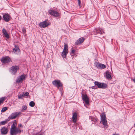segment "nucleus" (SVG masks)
Returning a JSON list of instances; mask_svg holds the SVG:
<instances>
[{"mask_svg":"<svg viewBox=\"0 0 135 135\" xmlns=\"http://www.w3.org/2000/svg\"><path fill=\"white\" fill-rule=\"evenodd\" d=\"M21 130L18 128H10V135H17L20 134L21 132Z\"/></svg>","mask_w":135,"mask_h":135,"instance_id":"nucleus-1","label":"nucleus"},{"mask_svg":"<svg viewBox=\"0 0 135 135\" xmlns=\"http://www.w3.org/2000/svg\"><path fill=\"white\" fill-rule=\"evenodd\" d=\"M101 122H102V124L104 125V127L106 128H107L108 126L107 125V121L105 114H103L101 115Z\"/></svg>","mask_w":135,"mask_h":135,"instance_id":"nucleus-2","label":"nucleus"},{"mask_svg":"<svg viewBox=\"0 0 135 135\" xmlns=\"http://www.w3.org/2000/svg\"><path fill=\"white\" fill-rule=\"evenodd\" d=\"M21 113L20 112H17L12 113L8 118L7 120L9 121L11 119H15L17 116L20 115Z\"/></svg>","mask_w":135,"mask_h":135,"instance_id":"nucleus-3","label":"nucleus"},{"mask_svg":"<svg viewBox=\"0 0 135 135\" xmlns=\"http://www.w3.org/2000/svg\"><path fill=\"white\" fill-rule=\"evenodd\" d=\"M68 45L64 44V49L61 54V55L63 58H65L66 57V55L68 52Z\"/></svg>","mask_w":135,"mask_h":135,"instance_id":"nucleus-4","label":"nucleus"},{"mask_svg":"<svg viewBox=\"0 0 135 135\" xmlns=\"http://www.w3.org/2000/svg\"><path fill=\"white\" fill-rule=\"evenodd\" d=\"M1 61L2 63L5 64L9 62L11 60L9 56H5L2 57L1 59Z\"/></svg>","mask_w":135,"mask_h":135,"instance_id":"nucleus-5","label":"nucleus"},{"mask_svg":"<svg viewBox=\"0 0 135 135\" xmlns=\"http://www.w3.org/2000/svg\"><path fill=\"white\" fill-rule=\"evenodd\" d=\"M19 69V67L17 66H12L9 70L10 71L12 74H15Z\"/></svg>","mask_w":135,"mask_h":135,"instance_id":"nucleus-6","label":"nucleus"},{"mask_svg":"<svg viewBox=\"0 0 135 135\" xmlns=\"http://www.w3.org/2000/svg\"><path fill=\"white\" fill-rule=\"evenodd\" d=\"M50 25L49 22L48 20H45L40 23L39 24L40 26L41 27L45 28L48 26Z\"/></svg>","mask_w":135,"mask_h":135,"instance_id":"nucleus-7","label":"nucleus"},{"mask_svg":"<svg viewBox=\"0 0 135 135\" xmlns=\"http://www.w3.org/2000/svg\"><path fill=\"white\" fill-rule=\"evenodd\" d=\"M81 97L82 99L85 102V104L88 105L89 103V99L88 97H87L86 94L84 95L82 93Z\"/></svg>","mask_w":135,"mask_h":135,"instance_id":"nucleus-8","label":"nucleus"},{"mask_svg":"<svg viewBox=\"0 0 135 135\" xmlns=\"http://www.w3.org/2000/svg\"><path fill=\"white\" fill-rule=\"evenodd\" d=\"M1 133L2 135H5L8 132V129L7 127H3L0 129Z\"/></svg>","mask_w":135,"mask_h":135,"instance_id":"nucleus-9","label":"nucleus"},{"mask_svg":"<svg viewBox=\"0 0 135 135\" xmlns=\"http://www.w3.org/2000/svg\"><path fill=\"white\" fill-rule=\"evenodd\" d=\"M95 66L98 68L99 69H104L106 68V67L105 65L104 64H102L99 62L97 63L95 62L94 63Z\"/></svg>","mask_w":135,"mask_h":135,"instance_id":"nucleus-10","label":"nucleus"},{"mask_svg":"<svg viewBox=\"0 0 135 135\" xmlns=\"http://www.w3.org/2000/svg\"><path fill=\"white\" fill-rule=\"evenodd\" d=\"M48 12L51 15H52L54 16H57L59 15V13L53 9H50L48 11Z\"/></svg>","mask_w":135,"mask_h":135,"instance_id":"nucleus-11","label":"nucleus"},{"mask_svg":"<svg viewBox=\"0 0 135 135\" xmlns=\"http://www.w3.org/2000/svg\"><path fill=\"white\" fill-rule=\"evenodd\" d=\"M85 40V39L84 37H81L75 42V44L77 45H80L84 42Z\"/></svg>","mask_w":135,"mask_h":135,"instance_id":"nucleus-12","label":"nucleus"},{"mask_svg":"<svg viewBox=\"0 0 135 135\" xmlns=\"http://www.w3.org/2000/svg\"><path fill=\"white\" fill-rule=\"evenodd\" d=\"M25 75L24 74L21 75L19 76L17 78L16 81L17 83H20L21 81L25 80Z\"/></svg>","mask_w":135,"mask_h":135,"instance_id":"nucleus-13","label":"nucleus"},{"mask_svg":"<svg viewBox=\"0 0 135 135\" xmlns=\"http://www.w3.org/2000/svg\"><path fill=\"white\" fill-rule=\"evenodd\" d=\"M111 75L112 73L110 70H107L105 72L106 78L108 80L111 79H112Z\"/></svg>","mask_w":135,"mask_h":135,"instance_id":"nucleus-14","label":"nucleus"},{"mask_svg":"<svg viewBox=\"0 0 135 135\" xmlns=\"http://www.w3.org/2000/svg\"><path fill=\"white\" fill-rule=\"evenodd\" d=\"M52 83L53 85L57 88H59V80H55L52 81Z\"/></svg>","mask_w":135,"mask_h":135,"instance_id":"nucleus-15","label":"nucleus"},{"mask_svg":"<svg viewBox=\"0 0 135 135\" xmlns=\"http://www.w3.org/2000/svg\"><path fill=\"white\" fill-rule=\"evenodd\" d=\"M95 31L97 33L103 34L105 33L104 30L102 28H97L96 29Z\"/></svg>","mask_w":135,"mask_h":135,"instance_id":"nucleus-16","label":"nucleus"},{"mask_svg":"<svg viewBox=\"0 0 135 135\" xmlns=\"http://www.w3.org/2000/svg\"><path fill=\"white\" fill-rule=\"evenodd\" d=\"M3 18L6 22H8L10 20V17L8 14H6L3 16Z\"/></svg>","mask_w":135,"mask_h":135,"instance_id":"nucleus-17","label":"nucleus"},{"mask_svg":"<svg viewBox=\"0 0 135 135\" xmlns=\"http://www.w3.org/2000/svg\"><path fill=\"white\" fill-rule=\"evenodd\" d=\"M15 47L13 49V52L15 54H18L20 50L18 46L17 45H15Z\"/></svg>","mask_w":135,"mask_h":135,"instance_id":"nucleus-18","label":"nucleus"},{"mask_svg":"<svg viewBox=\"0 0 135 135\" xmlns=\"http://www.w3.org/2000/svg\"><path fill=\"white\" fill-rule=\"evenodd\" d=\"M73 114L72 118L73 122L74 123H75L77 120V114L76 113H74Z\"/></svg>","mask_w":135,"mask_h":135,"instance_id":"nucleus-19","label":"nucleus"},{"mask_svg":"<svg viewBox=\"0 0 135 135\" xmlns=\"http://www.w3.org/2000/svg\"><path fill=\"white\" fill-rule=\"evenodd\" d=\"M102 83H100L98 81H95L94 83V84L95 86H97V88H101V86L102 85Z\"/></svg>","mask_w":135,"mask_h":135,"instance_id":"nucleus-20","label":"nucleus"},{"mask_svg":"<svg viewBox=\"0 0 135 135\" xmlns=\"http://www.w3.org/2000/svg\"><path fill=\"white\" fill-rule=\"evenodd\" d=\"M17 122L16 120H15L14 121L13 123L12 124L11 126V128H17L16 127V126L17 125Z\"/></svg>","mask_w":135,"mask_h":135,"instance_id":"nucleus-21","label":"nucleus"},{"mask_svg":"<svg viewBox=\"0 0 135 135\" xmlns=\"http://www.w3.org/2000/svg\"><path fill=\"white\" fill-rule=\"evenodd\" d=\"M102 85H101L100 88L105 89L107 88V85L103 83H102Z\"/></svg>","mask_w":135,"mask_h":135,"instance_id":"nucleus-22","label":"nucleus"},{"mask_svg":"<svg viewBox=\"0 0 135 135\" xmlns=\"http://www.w3.org/2000/svg\"><path fill=\"white\" fill-rule=\"evenodd\" d=\"M62 84L60 81V93L61 95L62 94L63 88L62 87Z\"/></svg>","mask_w":135,"mask_h":135,"instance_id":"nucleus-23","label":"nucleus"},{"mask_svg":"<svg viewBox=\"0 0 135 135\" xmlns=\"http://www.w3.org/2000/svg\"><path fill=\"white\" fill-rule=\"evenodd\" d=\"M9 121L7 120V119L4 121H3L0 122V125H4L6 124Z\"/></svg>","mask_w":135,"mask_h":135,"instance_id":"nucleus-24","label":"nucleus"},{"mask_svg":"<svg viewBox=\"0 0 135 135\" xmlns=\"http://www.w3.org/2000/svg\"><path fill=\"white\" fill-rule=\"evenodd\" d=\"M29 105L32 107H33L35 105V103L33 101L30 102L29 103Z\"/></svg>","mask_w":135,"mask_h":135,"instance_id":"nucleus-25","label":"nucleus"},{"mask_svg":"<svg viewBox=\"0 0 135 135\" xmlns=\"http://www.w3.org/2000/svg\"><path fill=\"white\" fill-rule=\"evenodd\" d=\"M5 99V97H3L0 98V105L2 103Z\"/></svg>","mask_w":135,"mask_h":135,"instance_id":"nucleus-26","label":"nucleus"},{"mask_svg":"<svg viewBox=\"0 0 135 135\" xmlns=\"http://www.w3.org/2000/svg\"><path fill=\"white\" fill-rule=\"evenodd\" d=\"M8 107H3L1 110V112H3L6 111Z\"/></svg>","mask_w":135,"mask_h":135,"instance_id":"nucleus-27","label":"nucleus"},{"mask_svg":"<svg viewBox=\"0 0 135 135\" xmlns=\"http://www.w3.org/2000/svg\"><path fill=\"white\" fill-rule=\"evenodd\" d=\"M27 107L25 105H23L22 106V111L23 112L24 110H25L27 109Z\"/></svg>","mask_w":135,"mask_h":135,"instance_id":"nucleus-28","label":"nucleus"},{"mask_svg":"<svg viewBox=\"0 0 135 135\" xmlns=\"http://www.w3.org/2000/svg\"><path fill=\"white\" fill-rule=\"evenodd\" d=\"M24 97V94H20L18 96V98L20 99H22V97Z\"/></svg>","mask_w":135,"mask_h":135,"instance_id":"nucleus-29","label":"nucleus"},{"mask_svg":"<svg viewBox=\"0 0 135 135\" xmlns=\"http://www.w3.org/2000/svg\"><path fill=\"white\" fill-rule=\"evenodd\" d=\"M3 34H8L6 30L4 28H3L2 30Z\"/></svg>","mask_w":135,"mask_h":135,"instance_id":"nucleus-30","label":"nucleus"},{"mask_svg":"<svg viewBox=\"0 0 135 135\" xmlns=\"http://www.w3.org/2000/svg\"><path fill=\"white\" fill-rule=\"evenodd\" d=\"M3 36L6 37L7 39H8L9 38V34H3Z\"/></svg>","mask_w":135,"mask_h":135,"instance_id":"nucleus-31","label":"nucleus"},{"mask_svg":"<svg viewBox=\"0 0 135 135\" xmlns=\"http://www.w3.org/2000/svg\"><path fill=\"white\" fill-rule=\"evenodd\" d=\"M89 118L90 119V118L91 119V121H94V122H96L97 121V119H94L93 118L92 119V117H90Z\"/></svg>","mask_w":135,"mask_h":135,"instance_id":"nucleus-32","label":"nucleus"},{"mask_svg":"<svg viewBox=\"0 0 135 135\" xmlns=\"http://www.w3.org/2000/svg\"><path fill=\"white\" fill-rule=\"evenodd\" d=\"M78 3L79 6L80 7H81V1L80 0H78Z\"/></svg>","mask_w":135,"mask_h":135,"instance_id":"nucleus-33","label":"nucleus"},{"mask_svg":"<svg viewBox=\"0 0 135 135\" xmlns=\"http://www.w3.org/2000/svg\"><path fill=\"white\" fill-rule=\"evenodd\" d=\"M22 30L23 33H25L26 32V30L24 28H22Z\"/></svg>","mask_w":135,"mask_h":135,"instance_id":"nucleus-34","label":"nucleus"},{"mask_svg":"<svg viewBox=\"0 0 135 135\" xmlns=\"http://www.w3.org/2000/svg\"><path fill=\"white\" fill-rule=\"evenodd\" d=\"M29 93L28 92H26L24 94V95L25 97V96H27L28 95Z\"/></svg>","mask_w":135,"mask_h":135,"instance_id":"nucleus-35","label":"nucleus"},{"mask_svg":"<svg viewBox=\"0 0 135 135\" xmlns=\"http://www.w3.org/2000/svg\"><path fill=\"white\" fill-rule=\"evenodd\" d=\"M75 52V50H73V49H72L71 50V54H74Z\"/></svg>","mask_w":135,"mask_h":135,"instance_id":"nucleus-36","label":"nucleus"},{"mask_svg":"<svg viewBox=\"0 0 135 135\" xmlns=\"http://www.w3.org/2000/svg\"><path fill=\"white\" fill-rule=\"evenodd\" d=\"M91 88L92 89H97V86L96 87L95 86H92Z\"/></svg>","mask_w":135,"mask_h":135,"instance_id":"nucleus-37","label":"nucleus"},{"mask_svg":"<svg viewBox=\"0 0 135 135\" xmlns=\"http://www.w3.org/2000/svg\"><path fill=\"white\" fill-rule=\"evenodd\" d=\"M19 127H22V124H19Z\"/></svg>","mask_w":135,"mask_h":135,"instance_id":"nucleus-38","label":"nucleus"},{"mask_svg":"<svg viewBox=\"0 0 135 135\" xmlns=\"http://www.w3.org/2000/svg\"><path fill=\"white\" fill-rule=\"evenodd\" d=\"M133 81L135 83V78L133 80Z\"/></svg>","mask_w":135,"mask_h":135,"instance_id":"nucleus-39","label":"nucleus"},{"mask_svg":"<svg viewBox=\"0 0 135 135\" xmlns=\"http://www.w3.org/2000/svg\"><path fill=\"white\" fill-rule=\"evenodd\" d=\"M119 135V134H113V135Z\"/></svg>","mask_w":135,"mask_h":135,"instance_id":"nucleus-40","label":"nucleus"}]
</instances>
